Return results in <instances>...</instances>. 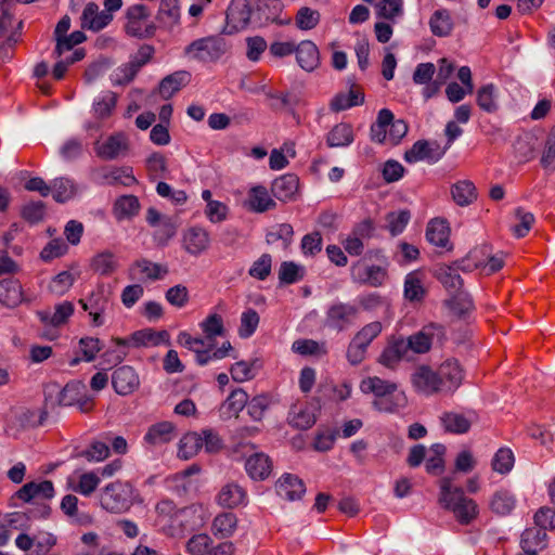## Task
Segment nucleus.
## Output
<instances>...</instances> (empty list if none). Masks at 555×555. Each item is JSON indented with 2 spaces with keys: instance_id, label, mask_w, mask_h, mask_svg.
Segmentation results:
<instances>
[{
  "instance_id": "1",
  "label": "nucleus",
  "mask_w": 555,
  "mask_h": 555,
  "mask_svg": "<svg viewBox=\"0 0 555 555\" xmlns=\"http://www.w3.org/2000/svg\"><path fill=\"white\" fill-rule=\"evenodd\" d=\"M383 324L379 321H373L363 325L351 338L346 357L350 364L358 365L364 361L367 348L383 332Z\"/></svg>"
},
{
  "instance_id": "2",
  "label": "nucleus",
  "mask_w": 555,
  "mask_h": 555,
  "mask_svg": "<svg viewBox=\"0 0 555 555\" xmlns=\"http://www.w3.org/2000/svg\"><path fill=\"white\" fill-rule=\"evenodd\" d=\"M168 338L166 331L155 332L153 330H142L134 332L129 339L115 338L114 341L118 347L112 352L106 354L113 357L115 363L121 362L128 354V348L133 345L135 347L146 345H158Z\"/></svg>"
},
{
  "instance_id": "3",
  "label": "nucleus",
  "mask_w": 555,
  "mask_h": 555,
  "mask_svg": "<svg viewBox=\"0 0 555 555\" xmlns=\"http://www.w3.org/2000/svg\"><path fill=\"white\" fill-rule=\"evenodd\" d=\"M227 51L224 39L220 36H208L196 39L188 44L184 54L202 62H215Z\"/></svg>"
},
{
  "instance_id": "4",
  "label": "nucleus",
  "mask_w": 555,
  "mask_h": 555,
  "mask_svg": "<svg viewBox=\"0 0 555 555\" xmlns=\"http://www.w3.org/2000/svg\"><path fill=\"white\" fill-rule=\"evenodd\" d=\"M150 11L144 4H134L126 11L125 30L131 37L151 38L156 25L150 20Z\"/></svg>"
},
{
  "instance_id": "5",
  "label": "nucleus",
  "mask_w": 555,
  "mask_h": 555,
  "mask_svg": "<svg viewBox=\"0 0 555 555\" xmlns=\"http://www.w3.org/2000/svg\"><path fill=\"white\" fill-rule=\"evenodd\" d=\"M359 314L360 309L358 306L337 301L326 310L325 325L336 332H344L357 323Z\"/></svg>"
},
{
  "instance_id": "6",
  "label": "nucleus",
  "mask_w": 555,
  "mask_h": 555,
  "mask_svg": "<svg viewBox=\"0 0 555 555\" xmlns=\"http://www.w3.org/2000/svg\"><path fill=\"white\" fill-rule=\"evenodd\" d=\"M112 298V292L104 284L98 285V287L90 294L87 299H80L85 311L89 312L92 318V324L94 326H101L104 324L103 314L108 309Z\"/></svg>"
},
{
  "instance_id": "7",
  "label": "nucleus",
  "mask_w": 555,
  "mask_h": 555,
  "mask_svg": "<svg viewBox=\"0 0 555 555\" xmlns=\"http://www.w3.org/2000/svg\"><path fill=\"white\" fill-rule=\"evenodd\" d=\"M398 386L396 383L384 380L377 376L367 377L361 382L360 389L364 393H374L376 399L373 404L375 409L383 412H393L395 408L388 402L386 398L388 395L393 393Z\"/></svg>"
},
{
  "instance_id": "8",
  "label": "nucleus",
  "mask_w": 555,
  "mask_h": 555,
  "mask_svg": "<svg viewBox=\"0 0 555 555\" xmlns=\"http://www.w3.org/2000/svg\"><path fill=\"white\" fill-rule=\"evenodd\" d=\"M444 327L438 323L424 325L421 331L404 339L405 347L415 353L429 351L434 340L441 341L444 338Z\"/></svg>"
},
{
  "instance_id": "9",
  "label": "nucleus",
  "mask_w": 555,
  "mask_h": 555,
  "mask_svg": "<svg viewBox=\"0 0 555 555\" xmlns=\"http://www.w3.org/2000/svg\"><path fill=\"white\" fill-rule=\"evenodd\" d=\"M101 505L111 513H122L130 508L129 489L122 482L107 485L101 494Z\"/></svg>"
},
{
  "instance_id": "10",
  "label": "nucleus",
  "mask_w": 555,
  "mask_h": 555,
  "mask_svg": "<svg viewBox=\"0 0 555 555\" xmlns=\"http://www.w3.org/2000/svg\"><path fill=\"white\" fill-rule=\"evenodd\" d=\"M447 151L448 146H442L437 141L418 140L404 153V160L410 164L421 160L437 163Z\"/></svg>"
},
{
  "instance_id": "11",
  "label": "nucleus",
  "mask_w": 555,
  "mask_h": 555,
  "mask_svg": "<svg viewBox=\"0 0 555 555\" xmlns=\"http://www.w3.org/2000/svg\"><path fill=\"white\" fill-rule=\"evenodd\" d=\"M168 274L166 266L155 263L146 258L135 260L128 269V278L139 282L163 280Z\"/></svg>"
},
{
  "instance_id": "12",
  "label": "nucleus",
  "mask_w": 555,
  "mask_h": 555,
  "mask_svg": "<svg viewBox=\"0 0 555 555\" xmlns=\"http://www.w3.org/2000/svg\"><path fill=\"white\" fill-rule=\"evenodd\" d=\"M443 506L452 511L456 520L462 525L470 524L479 512L477 503L473 499L466 498L463 491H457L455 498Z\"/></svg>"
},
{
  "instance_id": "13",
  "label": "nucleus",
  "mask_w": 555,
  "mask_h": 555,
  "mask_svg": "<svg viewBox=\"0 0 555 555\" xmlns=\"http://www.w3.org/2000/svg\"><path fill=\"white\" fill-rule=\"evenodd\" d=\"M251 8L247 0H232L227 10V27L229 33L245 29L250 21Z\"/></svg>"
},
{
  "instance_id": "14",
  "label": "nucleus",
  "mask_w": 555,
  "mask_h": 555,
  "mask_svg": "<svg viewBox=\"0 0 555 555\" xmlns=\"http://www.w3.org/2000/svg\"><path fill=\"white\" fill-rule=\"evenodd\" d=\"M411 382L416 391L427 396L441 391L438 372L427 365L416 367L411 375Z\"/></svg>"
},
{
  "instance_id": "15",
  "label": "nucleus",
  "mask_w": 555,
  "mask_h": 555,
  "mask_svg": "<svg viewBox=\"0 0 555 555\" xmlns=\"http://www.w3.org/2000/svg\"><path fill=\"white\" fill-rule=\"evenodd\" d=\"M113 20V15L105 11H100L99 5L94 2L86 4L81 17L80 25L82 29L91 31H100L106 27Z\"/></svg>"
},
{
  "instance_id": "16",
  "label": "nucleus",
  "mask_w": 555,
  "mask_h": 555,
  "mask_svg": "<svg viewBox=\"0 0 555 555\" xmlns=\"http://www.w3.org/2000/svg\"><path fill=\"white\" fill-rule=\"evenodd\" d=\"M183 247L192 256H199L208 249L210 235L207 230L201 227H192L183 234Z\"/></svg>"
},
{
  "instance_id": "17",
  "label": "nucleus",
  "mask_w": 555,
  "mask_h": 555,
  "mask_svg": "<svg viewBox=\"0 0 555 555\" xmlns=\"http://www.w3.org/2000/svg\"><path fill=\"white\" fill-rule=\"evenodd\" d=\"M441 391H453L460 387L463 380V370L456 360L444 361L438 370Z\"/></svg>"
},
{
  "instance_id": "18",
  "label": "nucleus",
  "mask_w": 555,
  "mask_h": 555,
  "mask_svg": "<svg viewBox=\"0 0 555 555\" xmlns=\"http://www.w3.org/2000/svg\"><path fill=\"white\" fill-rule=\"evenodd\" d=\"M112 384L118 395L127 396L138 389L140 380L131 366L124 365L114 371Z\"/></svg>"
},
{
  "instance_id": "19",
  "label": "nucleus",
  "mask_w": 555,
  "mask_h": 555,
  "mask_svg": "<svg viewBox=\"0 0 555 555\" xmlns=\"http://www.w3.org/2000/svg\"><path fill=\"white\" fill-rule=\"evenodd\" d=\"M54 496V487L52 481L43 480L40 482L30 481L25 483L14 494V498L29 503L33 500L46 499L49 500Z\"/></svg>"
},
{
  "instance_id": "20",
  "label": "nucleus",
  "mask_w": 555,
  "mask_h": 555,
  "mask_svg": "<svg viewBox=\"0 0 555 555\" xmlns=\"http://www.w3.org/2000/svg\"><path fill=\"white\" fill-rule=\"evenodd\" d=\"M475 420L476 415L474 412H468L467 414L444 412L440 416L443 429L455 435L466 434Z\"/></svg>"
},
{
  "instance_id": "21",
  "label": "nucleus",
  "mask_w": 555,
  "mask_h": 555,
  "mask_svg": "<svg viewBox=\"0 0 555 555\" xmlns=\"http://www.w3.org/2000/svg\"><path fill=\"white\" fill-rule=\"evenodd\" d=\"M278 494L288 501H295L301 499L306 492L304 481L292 474H284L276 482Z\"/></svg>"
},
{
  "instance_id": "22",
  "label": "nucleus",
  "mask_w": 555,
  "mask_h": 555,
  "mask_svg": "<svg viewBox=\"0 0 555 555\" xmlns=\"http://www.w3.org/2000/svg\"><path fill=\"white\" fill-rule=\"evenodd\" d=\"M175 425L170 422H159L149 427L144 435V442L151 447H158L172 441L176 437Z\"/></svg>"
},
{
  "instance_id": "23",
  "label": "nucleus",
  "mask_w": 555,
  "mask_h": 555,
  "mask_svg": "<svg viewBox=\"0 0 555 555\" xmlns=\"http://www.w3.org/2000/svg\"><path fill=\"white\" fill-rule=\"evenodd\" d=\"M160 28L172 30L180 23L179 0H162L156 14Z\"/></svg>"
},
{
  "instance_id": "24",
  "label": "nucleus",
  "mask_w": 555,
  "mask_h": 555,
  "mask_svg": "<svg viewBox=\"0 0 555 555\" xmlns=\"http://www.w3.org/2000/svg\"><path fill=\"white\" fill-rule=\"evenodd\" d=\"M298 189L299 178L294 173H286L276 178L271 185L274 197L283 202L293 199Z\"/></svg>"
},
{
  "instance_id": "25",
  "label": "nucleus",
  "mask_w": 555,
  "mask_h": 555,
  "mask_svg": "<svg viewBox=\"0 0 555 555\" xmlns=\"http://www.w3.org/2000/svg\"><path fill=\"white\" fill-rule=\"evenodd\" d=\"M95 150L101 158L115 159L127 152V138L122 133L112 134L102 144H99Z\"/></svg>"
},
{
  "instance_id": "26",
  "label": "nucleus",
  "mask_w": 555,
  "mask_h": 555,
  "mask_svg": "<svg viewBox=\"0 0 555 555\" xmlns=\"http://www.w3.org/2000/svg\"><path fill=\"white\" fill-rule=\"evenodd\" d=\"M247 501L246 491L234 482L224 485L217 495V502L225 508H235L245 505Z\"/></svg>"
},
{
  "instance_id": "27",
  "label": "nucleus",
  "mask_w": 555,
  "mask_h": 555,
  "mask_svg": "<svg viewBox=\"0 0 555 555\" xmlns=\"http://www.w3.org/2000/svg\"><path fill=\"white\" fill-rule=\"evenodd\" d=\"M296 59L299 66L307 70H314L320 64V53L318 47L310 40L301 41L296 47Z\"/></svg>"
},
{
  "instance_id": "28",
  "label": "nucleus",
  "mask_w": 555,
  "mask_h": 555,
  "mask_svg": "<svg viewBox=\"0 0 555 555\" xmlns=\"http://www.w3.org/2000/svg\"><path fill=\"white\" fill-rule=\"evenodd\" d=\"M191 81V74L186 70H178L171 75L166 76L159 83V94L163 99L168 100L175 93L180 91L183 87Z\"/></svg>"
},
{
  "instance_id": "29",
  "label": "nucleus",
  "mask_w": 555,
  "mask_h": 555,
  "mask_svg": "<svg viewBox=\"0 0 555 555\" xmlns=\"http://www.w3.org/2000/svg\"><path fill=\"white\" fill-rule=\"evenodd\" d=\"M450 228L448 222L443 219H433L429 221L426 229L427 241L438 247L451 249L450 241Z\"/></svg>"
},
{
  "instance_id": "30",
  "label": "nucleus",
  "mask_w": 555,
  "mask_h": 555,
  "mask_svg": "<svg viewBox=\"0 0 555 555\" xmlns=\"http://www.w3.org/2000/svg\"><path fill=\"white\" fill-rule=\"evenodd\" d=\"M516 496L507 489L496 490L489 501V507L498 516H507L516 507Z\"/></svg>"
},
{
  "instance_id": "31",
  "label": "nucleus",
  "mask_w": 555,
  "mask_h": 555,
  "mask_svg": "<svg viewBox=\"0 0 555 555\" xmlns=\"http://www.w3.org/2000/svg\"><path fill=\"white\" fill-rule=\"evenodd\" d=\"M546 545L547 534L537 526L527 528L521 534L520 546L524 552L538 554Z\"/></svg>"
},
{
  "instance_id": "32",
  "label": "nucleus",
  "mask_w": 555,
  "mask_h": 555,
  "mask_svg": "<svg viewBox=\"0 0 555 555\" xmlns=\"http://www.w3.org/2000/svg\"><path fill=\"white\" fill-rule=\"evenodd\" d=\"M275 205L264 186L257 185L249 190L246 206L250 211L264 212L274 208Z\"/></svg>"
},
{
  "instance_id": "33",
  "label": "nucleus",
  "mask_w": 555,
  "mask_h": 555,
  "mask_svg": "<svg viewBox=\"0 0 555 555\" xmlns=\"http://www.w3.org/2000/svg\"><path fill=\"white\" fill-rule=\"evenodd\" d=\"M74 313V305L70 301H63L55 306L54 312L39 311L38 317L44 325L57 327L67 322Z\"/></svg>"
},
{
  "instance_id": "34",
  "label": "nucleus",
  "mask_w": 555,
  "mask_h": 555,
  "mask_svg": "<svg viewBox=\"0 0 555 555\" xmlns=\"http://www.w3.org/2000/svg\"><path fill=\"white\" fill-rule=\"evenodd\" d=\"M23 300L22 285L16 279H3L0 282V302L9 308L18 306Z\"/></svg>"
},
{
  "instance_id": "35",
  "label": "nucleus",
  "mask_w": 555,
  "mask_h": 555,
  "mask_svg": "<svg viewBox=\"0 0 555 555\" xmlns=\"http://www.w3.org/2000/svg\"><path fill=\"white\" fill-rule=\"evenodd\" d=\"M245 468L250 478L263 480L270 475L272 463L264 453H255L246 460Z\"/></svg>"
},
{
  "instance_id": "36",
  "label": "nucleus",
  "mask_w": 555,
  "mask_h": 555,
  "mask_svg": "<svg viewBox=\"0 0 555 555\" xmlns=\"http://www.w3.org/2000/svg\"><path fill=\"white\" fill-rule=\"evenodd\" d=\"M424 286V274L420 271H413L404 280V298L410 302H420L426 296Z\"/></svg>"
},
{
  "instance_id": "37",
  "label": "nucleus",
  "mask_w": 555,
  "mask_h": 555,
  "mask_svg": "<svg viewBox=\"0 0 555 555\" xmlns=\"http://www.w3.org/2000/svg\"><path fill=\"white\" fill-rule=\"evenodd\" d=\"M408 352L404 339H397L384 349L378 361L384 366L393 370L408 356Z\"/></svg>"
},
{
  "instance_id": "38",
  "label": "nucleus",
  "mask_w": 555,
  "mask_h": 555,
  "mask_svg": "<svg viewBox=\"0 0 555 555\" xmlns=\"http://www.w3.org/2000/svg\"><path fill=\"white\" fill-rule=\"evenodd\" d=\"M248 395L242 388L234 389L221 405V412L227 417H237L240 412L246 406Z\"/></svg>"
},
{
  "instance_id": "39",
  "label": "nucleus",
  "mask_w": 555,
  "mask_h": 555,
  "mask_svg": "<svg viewBox=\"0 0 555 555\" xmlns=\"http://www.w3.org/2000/svg\"><path fill=\"white\" fill-rule=\"evenodd\" d=\"M451 195L459 206H468L477 199V190L469 180H463L451 186Z\"/></svg>"
},
{
  "instance_id": "40",
  "label": "nucleus",
  "mask_w": 555,
  "mask_h": 555,
  "mask_svg": "<svg viewBox=\"0 0 555 555\" xmlns=\"http://www.w3.org/2000/svg\"><path fill=\"white\" fill-rule=\"evenodd\" d=\"M288 423L298 429H308L315 423V416L310 406L294 404L288 413Z\"/></svg>"
},
{
  "instance_id": "41",
  "label": "nucleus",
  "mask_w": 555,
  "mask_h": 555,
  "mask_svg": "<svg viewBox=\"0 0 555 555\" xmlns=\"http://www.w3.org/2000/svg\"><path fill=\"white\" fill-rule=\"evenodd\" d=\"M237 527V517L233 513H221L217 515L211 525L215 537L220 539L230 538Z\"/></svg>"
},
{
  "instance_id": "42",
  "label": "nucleus",
  "mask_w": 555,
  "mask_h": 555,
  "mask_svg": "<svg viewBox=\"0 0 555 555\" xmlns=\"http://www.w3.org/2000/svg\"><path fill=\"white\" fill-rule=\"evenodd\" d=\"M375 14L378 18L396 23L403 15V0H379L375 3Z\"/></svg>"
},
{
  "instance_id": "43",
  "label": "nucleus",
  "mask_w": 555,
  "mask_h": 555,
  "mask_svg": "<svg viewBox=\"0 0 555 555\" xmlns=\"http://www.w3.org/2000/svg\"><path fill=\"white\" fill-rule=\"evenodd\" d=\"M393 114L388 108L378 112L376 121L371 126V139L377 143H388V125Z\"/></svg>"
},
{
  "instance_id": "44",
  "label": "nucleus",
  "mask_w": 555,
  "mask_h": 555,
  "mask_svg": "<svg viewBox=\"0 0 555 555\" xmlns=\"http://www.w3.org/2000/svg\"><path fill=\"white\" fill-rule=\"evenodd\" d=\"M431 33L437 37H447L453 29L451 14L446 9L437 10L429 20Z\"/></svg>"
},
{
  "instance_id": "45",
  "label": "nucleus",
  "mask_w": 555,
  "mask_h": 555,
  "mask_svg": "<svg viewBox=\"0 0 555 555\" xmlns=\"http://www.w3.org/2000/svg\"><path fill=\"white\" fill-rule=\"evenodd\" d=\"M202 448V436L195 431L188 433L180 439L178 456L182 460H190L194 457Z\"/></svg>"
},
{
  "instance_id": "46",
  "label": "nucleus",
  "mask_w": 555,
  "mask_h": 555,
  "mask_svg": "<svg viewBox=\"0 0 555 555\" xmlns=\"http://www.w3.org/2000/svg\"><path fill=\"white\" fill-rule=\"evenodd\" d=\"M353 141V130L349 124L336 125L327 134L326 142L331 147H345Z\"/></svg>"
},
{
  "instance_id": "47",
  "label": "nucleus",
  "mask_w": 555,
  "mask_h": 555,
  "mask_svg": "<svg viewBox=\"0 0 555 555\" xmlns=\"http://www.w3.org/2000/svg\"><path fill=\"white\" fill-rule=\"evenodd\" d=\"M140 203L134 195H124L116 199L114 204V215L118 220L131 218L138 215Z\"/></svg>"
},
{
  "instance_id": "48",
  "label": "nucleus",
  "mask_w": 555,
  "mask_h": 555,
  "mask_svg": "<svg viewBox=\"0 0 555 555\" xmlns=\"http://www.w3.org/2000/svg\"><path fill=\"white\" fill-rule=\"evenodd\" d=\"M90 266L94 272L101 275H111L117 270L118 262L112 251L105 250L96 254L91 259Z\"/></svg>"
},
{
  "instance_id": "49",
  "label": "nucleus",
  "mask_w": 555,
  "mask_h": 555,
  "mask_svg": "<svg viewBox=\"0 0 555 555\" xmlns=\"http://www.w3.org/2000/svg\"><path fill=\"white\" fill-rule=\"evenodd\" d=\"M437 278L452 294L459 293L463 286V280L459 274L457 268L453 266L440 268L437 271Z\"/></svg>"
},
{
  "instance_id": "50",
  "label": "nucleus",
  "mask_w": 555,
  "mask_h": 555,
  "mask_svg": "<svg viewBox=\"0 0 555 555\" xmlns=\"http://www.w3.org/2000/svg\"><path fill=\"white\" fill-rule=\"evenodd\" d=\"M205 334V340L215 344L217 336H224L225 328L221 315L217 313L209 314L201 324Z\"/></svg>"
},
{
  "instance_id": "51",
  "label": "nucleus",
  "mask_w": 555,
  "mask_h": 555,
  "mask_svg": "<svg viewBox=\"0 0 555 555\" xmlns=\"http://www.w3.org/2000/svg\"><path fill=\"white\" fill-rule=\"evenodd\" d=\"M50 188L53 192V198L57 203H65L69 201L76 193L75 184L67 178L54 179Z\"/></svg>"
},
{
  "instance_id": "52",
  "label": "nucleus",
  "mask_w": 555,
  "mask_h": 555,
  "mask_svg": "<svg viewBox=\"0 0 555 555\" xmlns=\"http://www.w3.org/2000/svg\"><path fill=\"white\" fill-rule=\"evenodd\" d=\"M117 103L116 93L108 91L93 103V115L96 119L108 118Z\"/></svg>"
},
{
  "instance_id": "53",
  "label": "nucleus",
  "mask_w": 555,
  "mask_h": 555,
  "mask_svg": "<svg viewBox=\"0 0 555 555\" xmlns=\"http://www.w3.org/2000/svg\"><path fill=\"white\" fill-rule=\"evenodd\" d=\"M321 15L318 10L302 7L297 11L295 23L301 30H311L320 23Z\"/></svg>"
},
{
  "instance_id": "54",
  "label": "nucleus",
  "mask_w": 555,
  "mask_h": 555,
  "mask_svg": "<svg viewBox=\"0 0 555 555\" xmlns=\"http://www.w3.org/2000/svg\"><path fill=\"white\" fill-rule=\"evenodd\" d=\"M515 457L511 449H499L491 462L492 469L502 475L507 474L514 466Z\"/></svg>"
},
{
  "instance_id": "55",
  "label": "nucleus",
  "mask_w": 555,
  "mask_h": 555,
  "mask_svg": "<svg viewBox=\"0 0 555 555\" xmlns=\"http://www.w3.org/2000/svg\"><path fill=\"white\" fill-rule=\"evenodd\" d=\"M477 104L487 113H494L498 111L494 85L488 83L478 90Z\"/></svg>"
},
{
  "instance_id": "56",
  "label": "nucleus",
  "mask_w": 555,
  "mask_h": 555,
  "mask_svg": "<svg viewBox=\"0 0 555 555\" xmlns=\"http://www.w3.org/2000/svg\"><path fill=\"white\" fill-rule=\"evenodd\" d=\"M85 388L81 383H69L59 391L57 402L60 405L72 406L80 402L81 390Z\"/></svg>"
},
{
  "instance_id": "57",
  "label": "nucleus",
  "mask_w": 555,
  "mask_h": 555,
  "mask_svg": "<svg viewBox=\"0 0 555 555\" xmlns=\"http://www.w3.org/2000/svg\"><path fill=\"white\" fill-rule=\"evenodd\" d=\"M103 178L108 185L122 184L129 186L137 182L129 168H114L104 173Z\"/></svg>"
},
{
  "instance_id": "58",
  "label": "nucleus",
  "mask_w": 555,
  "mask_h": 555,
  "mask_svg": "<svg viewBox=\"0 0 555 555\" xmlns=\"http://www.w3.org/2000/svg\"><path fill=\"white\" fill-rule=\"evenodd\" d=\"M259 324V314L254 309H247L241 315L238 335L242 338L250 337Z\"/></svg>"
},
{
  "instance_id": "59",
  "label": "nucleus",
  "mask_w": 555,
  "mask_h": 555,
  "mask_svg": "<svg viewBox=\"0 0 555 555\" xmlns=\"http://www.w3.org/2000/svg\"><path fill=\"white\" fill-rule=\"evenodd\" d=\"M540 163L545 170H555V126L545 140Z\"/></svg>"
},
{
  "instance_id": "60",
  "label": "nucleus",
  "mask_w": 555,
  "mask_h": 555,
  "mask_svg": "<svg viewBox=\"0 0 555 555\" xmlns=\"http://www.w3.org/2000/svg\"><path fill=\"white\" fill-rule=\"evenodd\" d=\"M21 215L30 224H36L44 219L46 205L41 202H30L23 206Z\"/></svg>"
},
{
  "instance_id": "61",
  "label": "nucleus",
  "mask_w": 555,
  "mask_h": 555,
  "mask_svg": "<svg viewBox=\"0 0 555 555\" xmlns=\"http://www.w3.org/2000/svg\"><path fill=\"white\" fill-rule=\"evenodd\" d=\"M271 400L266 395L255 396L247 402V413L254 421H261L266 410L269 408Z\"/></svg>"
},
{
  "instance_id": "62",
  "label": "nucleus",
  "mask_w": 555,
  "mask_h": 555,
  "mask_svg": "<svg viewBox=\"0 0 555 555\" xmlns=\"http://www.w3.org/2000/svg\"><path fill=\"white\" fill-rule=\"evenodd\" d=\"M515 217L518 223L513 227V233L517 237H524L530 231L534 222V216L531 212L525 211L521 207H518L515 209Z\"/></svg>"
},
{
  "instance_id": "63",
  "label": "nucleus",
  "mask_w": 555,
  "mask_h": 555,
  "mask_svg": "<svg viewBox=\"0 0 555 555\" xmlns=\"http://www.w3.org/2000/svg\"><path fill=\"white\" fill-rule=\"evenodd\" d=\"M212 541L208 534L201 533L193 535L186 543V551L191 555L209 554Z\"/></svg>"
},
{
  "instance_id": "64",
  "label": "nucleus",
  "mask_w": 555,
  "mask_h": 555,
  "mask_svg": "<svg viewBox=\"0 0 555 555\" xmlns=\"http://www.w3.org/2000/svg\"><path fill=\"white\" fill-rule=\"evenodd\" d=\"M534 525L543 531L555 529V508L543 506L534 514Z\"/></svg>"
}]
</instances>
